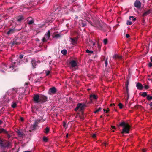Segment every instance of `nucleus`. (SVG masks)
Listing matches in <instances>:
<instances>
[{
	"instance_id": "nucleus-49",
	"label": "nucleus",
	"mask_w": 152,
	"mask_h": 152,
	"mask_svg": "<svg viewBox=\"0 0 152 152\" xmlns=\"http://www.w3.org/2000/svg\"><path fill=\"white\" fill-rule=\"evenodd\" d=\"M23 55L22 54H20L19 55V58L20 59H21L23 58Z\"/></svg>"
},
{
	"instance_id": "nucleus-23",
	"label": "nucleus",
	"mask_w": 152,
	"mask_h": 152,
	"mask_svg": "<svg viewBox=\"0 0 152 152\" xmlns=\"http://www.w3.org/2000/svg\"><path fill=\"white\" fill-rule=\"evenodd\" d=\"M18 135L20 137H22L24 135V134L22 132L18 131L17 132Z\"/></svg>"
},
{
	"instance_id": "nucleus-24",
	"label": "nucleus",
	"mask_w": 152,
	"mask_h": 152,
	"mask_svg": "<svg viewBox=\"0 0 152 152\" xmlns=\"http://www.w3.org/2000/svg\"><path fill=\"white\" fill-rule=\"evenodd\" d=\"M86 23L85 21L82 20L81 21V23L80 25H81L83 27H84L86 26Z\"/></svg>"
},
{
	"instance_id": "nucleus-1",
	"label": "nucleus",
	"mask_w": 152,
	"mask_h": 152,
	"mask_svg": "<svg viewBox=\"0 0 152 152\" xmlns=\"http://www.w3.org/2000/svg\"><path fill=\"white\" fill-rule=\"evenodd\" d=\"M119 126L123 127L122 131L121 132V133L122 134H124V133H129V131L131 126L128 123H126L123 121L121 122L120 123Z\"/></svg>"
},
{
	"instance_id": "nucleus-40",
	"label": "nucleus",
	"mask_w": 152,
	"mask_h": 152,
	"mask_svg": "<svg viewBox=\"0 0 152 152\" xmlns=\"http://www.w3.org/2000/svg\"><path fill=\"white\" fill-rule=\"evenodd\" d=\"M60 37V35L59 34H57L55 35L54 37L57 38H59Z\"/></svg>"
},
{
	"instance_id": "nucleus-9",
	"label": "nucleus",
	"mask_w": 152,
	"mask_h": 152,
	"mask_svg": "<svg viewBox=\"0 0 152 152\" xmlns=\"http://www.w3.org/2000/svg\"><path fill=\"white\" fill-rule=\"evenodd\" d=\"M70 68H75L77 67V64L76 61L74 60H72L69 63Z\"/></svg>"
},
{
	"instance_id": "nucleus-4",
	"label": "nucleus",
	"mask_w": 152,
	"mask_h": 152,
	"mask_svg": "<svg viewBox=\"0 0 152 152\" xmlns=\"http://www.w3.org/2000/svg\"><path fill=\"white\" fill-rule=\"evenodd\" d=\"M10 145L11 143L10 142L4 141L0 138V147L1 148L8 147Z\"/></svg>"
},
{
	"instance_id": "nucleus-53",
	"label": "nucleus",
	"mask_w": 152,
	"mask_h": 152,
	"mask_svg": "<svg viewBox=\"0 0 152 152\" xmlns=\"http://www.w3.org/2000/svg\"><path fill=\"white\" fill-rule=\"evenodd\" d=\"M63 126L65 127L66 126V123L65 122L63 121Z\"/></svg>"
},
{
	"instance_id": "nucleus-17",
	"label": "nucleus",
	"mask_w": 152,
	"mask_h": 152,
	"mask_svg": "<svg viewBox=\"0 0 152 152\" xmlns=\"http://www.w3.org/2000/svg\"><path fill=\"white\" fill-rule=\"evenodd\" d=\"M45 37H46V38H47V39H48L49 37H50V30H48L47 32V33L46 34H45L44 36Z\"/></svg>"
},
{
	"instance_id": "nucleus-39",
	"label": "nucleus",
	"mask_w": 152,
	"mask_h": 152,
	"mask_svg": "<svg viewBox=\"0 0 152 152\" xmlns=\"http://www.w3.org/2000/svg\"><path fill=\"white\" fill-rule=\"evenodd\" d=\"M118 106L119 107L120 109H122L123 107V104L121 103H120L118 104Z\"/></svg>"
},
{
	"instance_id": "nucleus-52",
	"label": "nucleus",
	"mask_w": 152,
	"mask_h": 152,
	"mask_svg": "<svg viewBox=\"0 0 152 152\" xmlns=\"http://www.w3.org/2000/svg\"><path fill=\"white\" fill-rule=\"evenodd\" d=\"M5 110V108L4 107H2L0 110V113H2V111H4Z\"/></svg>"
},
{
	"instance_id": "nucleus-5",
	"label": "nucleus",
	"mask_w": 152,
	"mask_h": 152,
	"mask_svg": "<svg viewBox=\"0 0 152 152\" xmlns=\"http://www.w3.org/2000/svg\"><path fill=\"white\" fill-rule=\"evenodd\" d=\"M86 106L84 104L79 103L77 104L75 108V111H77L79 109L80 111H82L83 110Z\"/></svg>"
},
{
	"instance_id": "nucleus-29",
	"label": "nucleus",
	"mask_w": 152,
	"mask_h": 152,
	"mask_svg": "<svg viewBox=\"0 0 152 152\" xmlns=\"http://www.w3.org/2000/svg\"><path fill=\"white\" fill-rule=\"evenodd\" d=\"M61 53L64 55H65L67 53V50L65 49L62 50L61 51Z\"/></svg>"
},
{
	"instance_id": "nucleus-14",
	"label": "nucleus",
	"mask_w": 152,
	"mask_h": 152,
	"mask_svg": "<svg viewBox=\"0 0 152 152\" xmlns=\"http://www.w3.org/2000/svg\"><path fill=\"white\" fill-rule=\"evenodd\" d=\"M16 19L17 21L18 22H20L22 20L24 19V18L23 16H19L16 17Z\"/></svg>"
},
{
	"instance_id": "nucleus-3",
	"label": "nucleus",
	"mask_w": 152,
	"mask_h": 152,
	"mask_svg": "<svg viewBox=\"0 0 152 152\" xmlns=\"http://www.w3.org/2000/svg\"><path fill=\"white\" fill-rule=\"evenodd\" d=\"M21 40L18 37H15L13 40L10 42V44L11 45V46L15 45H18L21 43Z\"/></svg>"
},
{
	"instance_id": "nucleus-16",
	"label": "nucleus",
	"mask_w": 152,
	"mask_h": 152,
	"mask_svg": "<svg viewBox=\"0 0 152 152\" xmlns=\"http://www.w3.org/2000/svg\"><path fill=\"white\" fill-rule=\"evenodd\" d=\"M113 57L114 58H118L119 59H121L122 58L121 56L118 55L117 54H115L113 56Z\"/></svg>"
},
{
	"instance_id": "nucleus-50",
	"label": "nucleus",
	"mask_w": 152,
	"mask_h": 152,
	"mask_svg": "<svg viewBox=\"0 0 152 152\" xmlns=\"http://www.w3.org/2000/svg\"><path fill=\"white\" fill-rule=\"evenodd\" d=\"M144 87L145 89H147L149 88V86L147 85H145L144 86Z\"/></svg>"
},
{
	"instance_id": "nucleus-48",
	"label": "nucleus",
	"mask_w": 152,
	"mask_h": 152,
	"mask_svg": "<svg viewBox=\"0 0 152 152\" xmlns=\"http://www.w3.org/2000/svg\"><path fill=\"white\" fill-rule=\"evenodd\" d=\"M138 107H141L142 106L140 105H136L134 106V108L135 109H137Z\"/></svg>"
},
{
	"instance_id": "nucleus-51",
	"label": "nucleus",
	"mask_w": 152,
	"mask_h": 152,
	"mask_svg": "<svg viewBox=\"0 0 152 152\" xmlns=\"http://www.w3.org/2000/svg\"><path fill=\"white\" fill-rule=\"evenodd\" d=\"M11 90V91H10V92L12 91H15L16 92H17V89L15 88H13L12 89V90Z\"/></svg>"
},
{
	"instance_id": "nucleus-56",
	"label": "nucleus",
	"mask_w": 152,
	"mask_h": 152,
	"mask_svg": "<svg viewBox=\"0 0 152 152\" xmlns=\"http://www.w3.org/2000/svg\"><path fill=\"white\" fill-rule=\"evenodd\" d=\"M126 38H129V37L130 35L129 34H126Z\"/></svg>"
},
{
	"instance_id": "nucleus-2",
	"label": "nucleus",
	"mask_w": 152,
	"mask_h": 152,
	"mask_svg": "<svg viewBox=\"0 0 152 152\" xmlns=\"http://www.w3.org/2000/svg\"><path fill=\"white\" fill-rule=\"evenodd\" d=\"M90 23L92 26L96 27L98 30H101L104 31H106V29L105 28L106 26V25L105 24H101L99 21H97L95 22L94 25H92L91 22H90Z\"/></svg>"
},
{
	"instance_id": "nucleus-7",
	"label": "nucleus",
	"mask_w": 152,
	"mask_h": 152,
	"mask_svg": "<svg viewBox=\"0 0 152 152\" xmlns=\"http://www.w3.org/2000/svg\"><path fill=\"white\" fill-rule=\"evenodd\" d=\"M47 100V97L42 94L40 95L39 102L41 104L46 102Z\"/></svg>"
},
{
	"instance_id": "nucleus-31",
	"label": "nucleus",
	"mask_w": 152,
	"mask_h": 152,
	"mask_svg": "<svg viewBox=\"0 0 152 152\" xmlns=\"http://www.w3.org/2000/svg\"><path fill=\"white\" fill-rule=\"evenodd\" d=\"M10 91H11V90H9L6 93V95L4 96L3 97V98H4V99L5 98L6 95H9V94L10 93Z\"/></svg>"
},
{
	"instance_id": "nucleus-61",
	"label": "nucleus",
	"mask_w": 152,
	"mask_h": 152,
	"mask_svg": "<svg viewBox=\"0 0 152 152\" xmlns=\"http://www.w3.org/2000/svg\"><path fill=\"white\" fill-rule=\"evenodd\" d=\"M104 145L106 146V145L107 144V143L106 142H104L103 144Z\"/></svg>"
},
{
	"instance_id": "nucleus-32",
	"label": "nucleus",
	"mask_w": 152,
	"mask_h": 152,
	"mask_svg": "<svg viewBox=\"0 0 152 152\" xmlns=\"http://www.w3.org/2000/svg\"><path fill=\"white\" fill-rule=\"evenodd\" d=\"M86 52L87 53H91V54H92L93 53V51H90L89 50L87 49L86 50Z\"/></svg>"
},
{
	"instance_id": "nucleus-15",
	"label": "nucleus",
	"mask_w": 152,
	"mask_h": 152,
	"mask_svg": "<svg viewBox=\"0 0 152 152\" xmlns=\"http://www.w3.org/2000/svg\"><path fill=\"white\" fill-rule=\"evenodd\" d=\"M31 63L32 66V67L33 69H34L36 68V66L37 65V64L36 63V60L34 59H32L31 61Z\"/></svg>"
},
{
	"instance_id": "nucleus-63",
	"label": "nucleus",
	"mask_w": 152,
	"mask_h": 152,
	"mask_svg": "<svg viewBox=\"0 0 152 152\" xmlns=\"http://www.w3.org/2000/svg\"><path fill=\"white\" fill-rule=\"evenodd\" d=\"M23 152H31V151H24Z\"/></svg>"
},
{
	"instance_id": "nucleus-21",
	"label": "nucleus",
	"mask_w": 152,
	"mask_h": 152,
	"mask_svg": "<svg viewBox=\"0 0 152 152\" xmlns=\"http://www.w3.org/2000/svg\"><path fill=\"white\" fill-rule=\"evenodd\" d=\"M151 13V12L149 10L145 12L142 15L143 17Z\"/></svg>"
},
{
	"instance_id": "nucleus-33",
	"label": "nucleus",
	"mask_w": 152,
	"mask_h": 152,
	"mask_svg": "<svg viewBox=\"0 0 152 152\" xmlns=\"http://www.w3.org/2000/svg\"><path fill=\"white\" fill-rule=\"evenodd\" d=\"M147 99L148 100H152V96H150L149 95L147 96Z\"/></svg>"
},
{
	"instance_id": "nucleus-57",
	"label": "nucleus",
	"mask_w": 152,
	"mask_h": 152,
	"mask_svg": "<svg viewBox=\"0 0 152 152\" xmlns=\"http://www.w3.org/2000/svg\"><path fill=\"white\" fill-rule=\"evenodd\" d=\"M20 120L22 121H24L23 118L22 117H20Z\"/></svg>"
},
{
	"instance_id": "nucleus-19",
	"label": "nucleus",
	"mask_w": 152,
	"mask_h": 152,
	"mask_svg": "<svg viewBox=\"0 0 152 152\" xmlns=\"http://www.w3.org/2000/svg\"><path fill=\"white\" fill-rule=\"evenodd\" d=\"M30 18H31V17H29L28 18V24L29 25H31L33 24L34 22V19H32L31 20H29V19Z\"/></svg>"
},
{
	"instance_id": "nucleus-64",
	"label": "nucleus",
	"mask_w": 152,
	"mask_h": 152,
	"mask_svg": "<svg viewBox=\"0 0 152 152\" xmlns=\"http://www.w3.org/2000/svg\"><path fill=\"white\" fill-rule=\"evenodd\" d=\"M149 10L151 12V13H152V9H150Z\"/></svg>"
},
{
	"instance_id": "nucleus-38",
	"label": "nucleus",
	"mask_w": 152,
	"mask_h": 152,
	"mask_svg": "<svg viewBox=\"0 0 152 152\" xmlns=\"http://www.w3.org/2000/svg\"><path fill=\"white\" fill-rule=\"evenodd\" d=\"M48 39H47V38H46V37H45L44 36L42 39V41L43 42H47Z\"/></svg>"
},
{
	"instance_id": "nucleus-28",
	"label": "nucleus",
	"mask_w": 152,
	"mask_h": 152,
	"mask_svg": "<svg viewBox=\"0 0 152 152\" xmlns=\"http://www.w3.org/2000/svg\"><path fill=\"white\" fill-rule=\"evenodd\" d=\"M130 20H132L133 21H135L136 20V18H134L133 16H130L129 17Z\"/></svg>"
},
{
	"instance_id": "nucleus-60",
	"label": "nucleus",
	"mask_w": 152,
	"mask_h": 152,
	"mask_svg": "<svg viewBox=\"0 0 152 152\" xmlns=\"http://www.w3.org/2000/svg\"><path fill=\"white\" fill-rule=\"evenodd\" d=\"M142 152H145L146 150L145 149H143L142 150Z\"/></svg>"
},
{
	"instance_id": "nucleus-22",
	"label": "nucleus",
	"mask_w": 152,
	"mask_h": 152,
	"mask_svg": "<svg viewBox=\"0 0 152 152\" xmlns=\"http://www.w3.org/2000/svg\"><path fill=\"white\" fill-rule=\"evenodd\" d=\"M49 128L48 127H47L44 129V132L45 133L47 134L49 132Z\"/></svg>"
},
{
	"instance_id": "nucleus-11",
	"label": "nucleus",
	"mask_w": 152,
	"mask_h": 152,
	"mask_svg": "<svg viewBox=\"0 0 152 152\" xmlns=\"http://www.w3.org/2000/svg\"><path fill=\"white\" fill-rule=\"evenodd\" d=\"M70 39L71 40V42L72 44L73 45H75V44L77 43V38L75 37V38H70Z\"/></svg>"
},
{
	"instance_id": "nucleus-8",
	"label": "nucleus",
	"mask_w": 152,
	"mask_h": 152,
	"mask_svg": "<svg viewBox=\"0 0 152 152\" xmlns=\"http://www.w3.org/2000/svg\"><path fill=\"white\" fill-rule=\"evenodd\" d=\"M57 91V90L56 88L53 87L49 89L48 94L50 95L54 94L56 93Z\"/></svg>"
},
{
	"instance_id": "nucleus-41",
	"label": "nucleus",
	"mask_w": 152,
	"mask_h": 152,
	"mask_svg": "<svg viewBox=\"0 0 152 152\" xmlns=\"http://www.w3.org/2000/svg\"><path fill=\"white\" fill-rule=\"evenodd\" d=\"M101 108L100 107L98 109L96 110L94 112V113H96L101 110Z\"/></svg>"
},
{
	"instance_id": "nucleus-35",
	"label": "nucleus",
	"mask_w": 152,
	"mask_h": 152,
	"mask_svg": "<svg viewBox=\"0 0 152 152\" xmlns=\"http://www.w3.org/2000/svg\"><path fill=\"white\" fill-rule=\"evenodd\" d=\"M43 140L45 142H47L48 141V139L46 137L44 136L43 138Z\"/></svg>"
},
{
	"instance_id": "nucleus-25",
	"label": "nucleus",
	"mask_w": 152,
	"mask_h": 152,
	"mask_svg": "<svg viewBox=\"0 0 152 152\" xmlns=\"http://www.w3.org/2000/svg\"><path fill=\"white\" fill-rule=\"evenodd\" d=\"M45 120H36L35 121L34 123L37 124L39 122H40L41 121L42 122L44 121Z\"/></svg>"
},
{
	"instance_id": "nucleus-13",
	"label": "nucleus",
	"mask_w": 152,
	"mask_h": 152,
	"mask_svg": "<svg viewBox=\"0 0 152 152\" xmlns=\"http://www.w3.org/2000/svg\"><path fill=\"white\" fill-rule=\"evenodd\" d=\"M97 98V96L94 94H91L90 96V99L91 101L93 100L96 99Z\"/></svg>"
},
{
	"instance_id": "nucleus-47",
	"label": "nucleus",
	"mask_w": 152,
	"mask_h": 152,
	"mask_svg": "<svg viewBox=\"0 0 152 152\" xmlns=\"http://www.w3.org/2000/svg\"><path fill=\"white\" fill-rule=\"evenodd\" d=\"M108 110H106L105 109H104L103 110L104 112H105V113H107L108 112V111H110V110H109L108 108Z\"/></svg>"
},
{
	"instance_id": "nucleus-45",
	"label": "nucleus",
	"mask_w": 152,
	"mask_h": 152,
	"mask_svg": "<svg viewBox=\"0 0 152 152\" xmlns=\"http://www.w3.org/2000/svg\"><path fill=\"white\" fill-rule=\"evenodd\" d=\"M142 24L143 25H144L145 23V20L143 18L142 19Z\"/></svg>"
},
{
	"instance_id": "nucleus-55",
	"label": "nucleus",
	"mask_w": 152,
	"mask_h": 152,
	"mask_svg": "<svg viewBox=\"0 0 152 152\" xmlns=\"http://www.w3.org/2000/svg\"><path fill=\"white\" fill-rule=\"evenodd\" d=\"M128 83H129L128 81H127V83L126 84V90H127V87L128 88Z\"/></svg>"
},
{
	"instance_id": "nucleus-43",
	"label": "nucleus",
	"mask_w": 152,
	"mask_h": 152,
	"mask_svg": "<svg viewBox=\"0 0 152 152\" xmlns=\"http://www.w3.org/2000/svg\"><path fill=\"white\" fill-rule=\"evenodd\" d=\"M50 71H46V76L50 74Z\"/></svg>"
},
{
	"instance_id": "nucleus-59",
	"label": "nucleus",
	"mask_w": 152,
	"mask_h": 152,
	"mask_svg": "<svg viewBox=\"0 0 152 152\" xmlns=\"http://www.w3.org/2000/svg\"><path fill=\"white\" fill-rule=\"evenodd\" d=\"M14 66H10L9 68L10 69L12 68L13 69L14 68Z\"/></svg>"
},
{
	"instance_id": "nucleus-34",
	"label": "nucleus",
	"mask_w": 152,
	"mask_h": 152,
	"mask_svg": "<svg viewBox=\"0 0 152 152\" xmlns=\"http://www.w3.org/2000/svg\"><path fill=\"white\" fill-rule=\"evenodd\" d=\"M126 92L127 94V99H128L129 96V90H128V88L127 87V90H126Z\"/></svg>"
},
{
	"instance_id": "nucleus-44",
	"label": "nucleus",
	"mask_w": 152,
	"mask_h": 152,
	"mask_svg": "<svg viewBox=\"0 0 152 152\" xmlns=\"http://www.w3.org/2000/svg\"><path fill=\"white\" fill-rule=\"evenodd\" d=\"M5 134H6L7 136V137L8 139H9L10 137V135L9 134L8 132L7 131V133H5Z\"/></svg>"
},
{
	"instance_id": "nucleus-58",
	"label": "nucleus",
	"mask_w": 152,
	"mask_h": 152,
	"mask_svg": "<svg viewBox=\"0 0 152 152\" xmlns=\"http://www.w3.org/2000/svg\"><path fill=\"white\" fill-rule=\"evenodd\" d=\"M149 105L151 107V108L152 109V102H151L149 104Z\"/></svg>"
},
{
	"instance_id": "nucleus-36",
	"label": "nucleus",
	"mask_w": 152,
	"mask_h": 152,
	"mask_svg": "<svg viewBox=\"0 0 152 152\" xmlns=\"http://www.w3.org/2000/svg\"><path fill=\"white\" fill-rule=\"evenodd\" d=\"M141 96L144 97H145L146 96H147V93L146 92H143L142 94L141 95Z\"/></svg>"
},
{
	"instance_id": "nucleus-30",
	"label": "nucleus",
	"mask_w": 152,
	"mask_h": 152,
	"mask_svg": "<svg viewBox=\"0 0 152 152\" xmlns=\"http://www.w3.org/2000/svg\"><path fill=\"white\" fill-rule=\"evenodd\" d=\"M17 104L16 102H13L12 103L11 106L13 108H15L16 107Z\"/></svg>"
},
{
	"instance_id": "nucleus-18",
	"label": "nucleus",
	"mask_w": 152,
	"mask_h": 152,
	"mask_svg": "<svg viewBox=\"0 0 152 152\" xmlns=\"http://www.w3.org/2000/svg\"><path fill=\"white\" fill-rule=\"evenodd\" d=\"M2 133L4 134H5V133H7V131L3 128H0V133Z\"/></svg>"
},
{
	"instance_id": "nucleus-62",
	"label": "nucleus",
	"mask_w": 152,
	"mask_h": 152,
	"mask_svg": "<svg viewBox=\"0 0 152 152\" xmlns=\"http://www.w3.org/2000/svg\"><path fill=\"white\" fill-rule=\"evenodd\" d=\"M111 127L113 129H115V126H112Z\"/></svg>"
},
{
	"instance_id": "nucleus-37",
	"label": "nucleus",
	"mask_w": 152,
	"mask_h": 152,
	"mask_svg": "<svg viewBox=\"0 0 152 152\" xmlns=\"http://www.w3.org/2000/svg\"><path fill=\"white\" fill-rule=\"evenodd\" d=\"M132 22L131 21H129V20L127 21V23H126V24H127V25H132Z\"/></svg>"
},
{
	"instance_id": "nucleus-6",
	"label": "nucleus",
	"mask_w": 152,
	"mask_h": 152,
	"mask_svg": "<svg viewBox=\"0 0 152 152\" xmlns=\"http://www.w3.org/2000/svg\"><path fill=\"white\" fill-rule=\"evenodd\" d=\"M40 95L39 94H34L33 98V100L36 103L39 102Z\"/></svg>"
},
{
	"instance_id": "nucleus-10",
	"label": "nucleus",
	"mask_w": 152,
	"mask_h": 152,
	"mask_svg": "<svg viewBox=\"0 0 152 152\" xmlns=\"http://www.w3.org/2000/svg\"><path fill=\"white\" fill-rule=\"evenodd\" d=\"M134 5L135 7L140 9L141 7V3L139 1L136 0L134 3Z\"/></svg>"
},
{
	"instance_id": "nucleus-27",
	"label": "nucleus",
	"mask_w": 152,
	"mask_h": 152,
	"mask_svg": "<svg viewBox=\"0 0 152 152\" xmlns=\"http://www.w3.org/2000/svg\"><path fill=\"white\" fill-rule=\"evenodd\" d=\"M37 126V124L34 123L33 126L32 130H35Z\"/></svg>"
},
{
	"instance_id": "nucleus-42",
	"label": "nucleus",
	"mask_w": 152,
	"mask_h": 152,
	"mask_svg": "<svg viewBox=\"0 0 152 152\" xmlns=\"http://www.w3.org/2000/svg\"><path fill=\"white\" fill-rule=\"evenodd\" d=\"M103 41L105 45H106L107 43V40L106 39H104Z\"/></svg>"
},
{
	"instance_id": "nucleus-26",
	"label": "nucleus",
	"mask_w": 152,
	"mask_h": 152,
	"mask_svg": "<svg viewBox=\"0 0 152 152\" xmlns=\"http://www.w3.org/2000/svg\"><path fill=\"white\" fill-rule=\"evenodd\" d=\"M107 59H108V57H107L106 59H105V58L104 57V64L105 65V66L106 67H107V65L108 64V62H107Z\"/></svg>"
},
{
	"instance_id": "nucleus-54",
	"label": "nucleus",
	"mask_w": 152,
	"mask_h": 152,
	"mask_svg": "<svg viewBox=\"0 0 152 152\" xmlns=\"http://www.w3.org/2000/svg\"><path fill=\"white\" fill-rule=\"evenodd\" d=\"M149 66L151 67L152 66V63L150 62L149 64Z\"/></svg>"
},
{
	"instance_id": "nucleus-12",
	"label": "nucleus",
	"mask_w": 152,
	"mask_h": 152,
	"mask_svg": "<svg viewBox=\"0 0 152 152\" xmlns=\"http://www.w3.org/2000/svg\"><path fill=\"white\" fill-rule=\"evenodd\" d=\"M136 86L138 89L140 90H142L143 87L142 84L139 82L137 83Z\"/></svg>"
},
{
	"instance_id": "nucleus-20",
	"label": "nucleus",
	"mask_w": 152,
	"mask_h": 152,
	"mask_svg": "<svg viewBox=\"0 0 152 152\" xmlns=\"http://www.w3.org/2000/svg\"><path fill=\"white\" fill-rule=\"evenodd\" d=\"M14 30L13 29H10L7 32V35H10L14 33Z\"/></svg>"
},
{
	"instance_id": "nucleus-46",
	"label": "nucleus",
	"mask_w": 152,
	"mask_h": 152,
	"mask_svg": "<svg viewBox=\"0 0 152 152\" xmlns=\"http://www.w3.org/2000/svg\"><path fill=\"white\" fill-rule=\"evenodd\" d=\"M91 137L93 138H95L96 137V134H92L91 135Z\"/></svg>"
}]
</instances>
